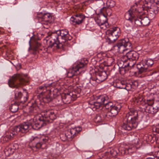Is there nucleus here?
Segmentation results:
<instances>
[{
	"label": "nucleus",
	"mask_w": 159,
	"mask_h": 159,
	"mask_svg": "<svg viewBox=\"0 0 159 159\" xmlns=\"http://www.w3.org/2000/svg\"><path fill=\"white\" fill-rule=\"evenodd\" d=\"M58 33L61 38V43H63L64 45L68 44V41L72 39V37L69 33V31L66 29H63L57 30Z\"/></svg>",
	"instance_id": "f8f14e48"
},
{
	"label": "nucleus",
	"mask_w": 159,
	"mask_h": 159,
	"mask_svg": "<svg viewBox=\"0 0 159 159\" xmlns=\"http://www.w3.org/2000/svg\"><path fill=\"white\" fill-rule=\"evenodd\" d=\"M137 68L138 70V73L141 74L143 73L149 71L147 68H145V66L143 64V62L142 60L141 62H139L136 65Z\"/></svg>",
	"instance_id": "5701e85b"
},
{
	"label": "nucleus",
	"mask_w": 159,
	"mask_h": 159,
	"mask_svg": "<svg viewBox=\"0 0 159 159\" xmlns=\"http://www.w3.org/2000/svg\"><path fill=\"white\" fill-rule=\"evenodd\" d=\"M74 90L77 95L80 93L82 94H87L89 92V87L86 83H83L82 86H76Z\"/></svg>",
	"instance_id": "dca6fc26"
},
{
	"label": "nucleus",
	"mask_w": 159,
	"mask_h": 159,
	"mask_svg": "<svg viewBox=\"0 0 159 159\" xmlns=\"http://www.w3.org/2000/svg\"><path fill=\"white\" fill-rule=\"evenodd\" d=\"M112 30L109 29L107 30L106 32L107 37V42L108 44H111L114 43L118 39L115 35L112 32Z\"/></svg>",
	"instance_id": "f3484780"
},
{
	"label": "nucleus",
	"mask_w": 159,
	"mask_h": 159,
	"mask_svg": "<svg viewBox=\"0 0 159 159\" xmlns=\"http://www.w3.org/2000/svg\"><path fill=\"white\" fill-rule=\"evenodd\" d=\"M98 80H99L97 79V77H96V76L95 78H91L89 82L93 86H96L98 85V84L101 83L100 82H99Z\"/></svg>",
	"instance_id": "4c0bfd02"
},
{
	"label": "nucleus",
	"mask_w": 159,
	"mask_h": 159,
	"mask_svg": "<svg viewBox=\"0 0 159 159\" xmlns=\"http://www.w3.org/2000/svg\"><path fill=\"white\" fill-rule=\"evenodd\" d=\"M47 90L48 91L50 92V94L53 95V98H55L57 96V93L59 92V90L58 89L53 87H52L51 88L47 87Z\"/></svg>",
	"instance_id": "c756f323"
},
{
	"label": "nucleus",
	"mask_w": 159,
	"mask_h": 159,
	"mask_svg": "<svg viewBox=\"0 0 159 159\" xmlns=\"http://www.w3.org/2000/svg\"><path fill=\"white\" fill-rule=\"evenodd\" d=\"M109 30H112V32L115 35L116 37L118 39L120 35L121 32L120 28L118 27H115L111 28Z\"/></svg>",
	"instance_id": "7c9ffc66"
},
{
	"label": "nucleus",
	"mask_w": 159,
	"mask_h": 159,
	"mask_svg": "<svg viewBox=\"0 0 159 159\" xmlns=\"http://www.w3.org/2000/svg\"><path fill=\"white\" fill-rule=\"evenodd\" d=\"M143 64L145 66V68H147L148 70V68L151 67L154 64V61L153 60L151 59H144L143 60Z\"/></svg>",
	"instance_id": "cd10ccee"
},
{
	"label": "nucleus",
	"mask_w": 159,
	"mask_h": 159,
	"mask_svg": "<svg viewBox=\"0 0 159 159\" xmlns=\"http://www.w3.org/2000/svg\"><path fill=\"white\" fill-rule=\"evenodd\" d=\"M150 11L153 12L155 14L158 13L159 11V1L158 2H157L156 3H152Z\"/></svg>",
	"instance_id": "393cba45"
},
{
	"label": "nucleus",
	"mask_w": 159,
	"mask_h": 159,
	"mask_svg": "<svg viewBox=\"0 0 159 159\" xmlns=\"http://www.w3.org/2000/svg\"><path fill=\"white\" fill-rule=\"evenodd\" d=\"M56 113L55 110H48L44 111L39 116L30 119L28 122H25L14 127L6 133L4 137V140L8 141L12 139L18 134H25L31 129L38 130L45 126L48 123L51 122L55 120L57 118Z\"/></svg>",
	"instance_id": "f257e3e1"
},
{
	"label": "nucleus",
	"mask_w": 159,
	"mask_h": 159,
	"mask_svg": "<svg viewBox=\"0 0 159 159\" xmlns=\"http://www.w3.org/2000/svg\"><path fill=\"white\" fill-rule=\"evenodd\" d=\"M108 98L107 97L103 95H100L97 97L96 101L93 103H90V107L93 111H98V110H101L102 108V106L106 102H107Z\"/></svg>",
	"instance_id": "0eeeda50"
},
{
	"label": "nucleus",
	"mask_w": 159,
	"mask_h": 159,
	"mask_svg": "<svg viewBox=\"0 0 159 159\" xmlns=\"http://www.w3.org/2000/svg\"><path fill=\"white\" fill-rule=\"evenodd\" d=\"M151 102H152L151 104H149V105H147L145 106V110L147 112L151 114H154L156 113L157 112L158 110L155 107H154L152 106L153 102L152 101Z\"/></svg>",
	"instance_id": "4be33fe9"
},
{
	"label": "nucleus",
	"mask_w": 159,
	"mask_h": 159,
	"mask_svg": "<svg viewBox=\"0 0 159 159\" xmlns=\"http://www.w3.org/2000/svg\"><path fill=\"white\" fill-rule=\"evenodd\" d=\"M30 41H31V39H30V40L29 41V44H30V46L29 48V50H30V49H31V48Z\"/></svg>",
	"instance_id": "bf43d9fd"
},
{
	"label": "nucleus",
	"mask_w": 159,
	"mask_h": 159,
	"mask_svg": "<svg viewBox=\"0 0 159 159\" xmlns=\"http://www.w3.org/2000/svg\"><path fill=\"white\" fill-rule=\"evenodd\" d=\"M78 97L77 95L74 90L66 94H62L61 95L62 101L64 104H68L72 101L75 100Z\"/></svg>",
	"instance_id": "9b49d317"
},
{
	"label": "nucleus",
	"mask_w": 159,
	"mask_h": 159,
	"mask_svg": "<svg viewBox=\"0 0 159 159\" xmlns=\"http://www.w3.org/2000/svg\"><path fill=\"white\" fill-rule=\"evenodd\" d=\"M19 102H16L14 104H12L10 107V111L12 112H16L19 108Z\"/></svg>",
	"instance_id": "72a5a7b5"
},
{
	"label": "nucleus",
	"mask_w": 159,
	"mask_h": 159,
	"mask_svg": "<svg viewBox=\"0 0 159 159\" xmlns=\"http://www.w3.org/2000/svg\"><path fill=\"white\" fill-rule=\"evenodd\" d=\"M41 105V100L39 98H37L29 109L30 113L32 114H37L40 111V106Z\"/></svg>",
	"instance_id": "4468645a"
},
{
	"label": "nucleus",
	"mask_w": 159,
	"mask_h": 159,
	"mask_svg": "<svg viewBox=\"0 0 159 159\" xmlns=\"http://www.w3.org/2000/svg\"><path fill=\"white\" fill-rule=\"evenodd\" d=\"M85 18V16H84L82 14H79L76 15L75 17H72L71 20L73 22L72 24L73 25H79L84 21Z\"/></svg>",
	"instance_id": "6ab92c4d"
},
{
	"label": "nucleus",
	"mask_w": 159,
	"mask_h": 159,
	"mask_svg": "<svg viewBox=\"0 0 159 159\" xmlns=\"http://www.w3.org/2000/svg\"><path fill=\"white\" fill-rule=\"evenodd\" d=\"M12 147V149L14 151L15 150L18 149L19 148V145L17 143H15L13 144L12 145H10Z\"/></svg>",
	"instance_id": "09e8293b"
},
{
	"label": "nucleus",
	"mask_w": 159,
	"mask_h": 159,
	"mask_svg": "<svg viewBox=\"0 0 159 159\" xmlns=\"http://www.w3.org/2000/svg\"><path fill=\"white\" fill-rule=\"evenodd\" d=\"M14 151L12 149L11 146H8L4 150V152L6 156L8 157L11 155L12 154Z\"/></svg>",
	"instance_id": "c85d7f7f"
},
{
	"label": "nucleus",
	"mask_w": 159,
	"mask_h": 159,
	"mask_svg": "<svg viewBox=\"0 0 159 159\" xmlns=\"http://www.w3.org/2000/svg\"><path fill=\"white\" fill-rule=\"evenodd\" d=\"M123 63L124 62L123 61V60L120 61L119 62H118V65L119 66V68L124 67H123Z\"/></svg>",
	"instance_id": "8fccbe9b"
},
{
	"label": "nucleus",
	"mask_w": 159,
	"mask_h": 159,
	"mask_svg": "<svg viewBox=\"0 0 159 159\" xmlns=\"http://www.w3.org/2000/svg\"><path fill=\"white\" fill-rule=\"evenodd\" d=\"M118 151L119 152H120L121 153H122V152L121 150H120V148H119L118 149Z\"/></svg>",
	"instance_id": "0e129e2a"
},
{
	"label": "nucleus",
	"mask_w": 159,
	"mask_h": 159,
	"mask_svg": "<svg viewBox=\"0 0 159 159\" xmlns=\"http://www.w3.org/2000/svg\"><path fill=\"white\" fill-rule=\"evenodd\" d=\"M152 3H151L150 2H146L143 5H141L139 4L138 3H135L134 4L135 5H136L137 7V9H139V8H141L142 10H141L140 12H139V13H142L143 11L144 10H146L148 11V10H150L151 8V5H152L151 4Z\"/></svg>",
	"instance_id": "aec40b11"
},
{
	"label": "nucleus",
	"mask_w": 159,
	"mask_h": 159,
	"mask_svg": "<svg viewBox=\"0 0 159 159\" xmlns=\"http://www.w3.org/2000/svg\"><path fill=\"white\" fill-rule=\"evenodd\" d=\"M135 101L137 103H139L142 102L143 100V98L141 95L135 97Z\"/></svg>",
	"instance_id": "37998d69"
},
{
	"label": "nucleus",
	"mask_w": 159,
	"mask_h": 159,
	"mask_svg": "<svg viewBox=\"0 0 159 159\" xmlns=\"http://www.w3.org/2000/svg\"><path fill=\"white\" fill-rule=\"evenodd\" d=\"M70 133V131H68L65 133H62L61 134L60 136L61 139L62 141H65L68 139V138H69L70 136H67Z\"/></svg>",
	"instance_id": "f704fd0d"
},
{
	"label": "nucleus",
	"mask_w": 159,
	"mask_h": 159,
	"mask_svg": "<svg viewBox=\"0 0 159 159\" xmlns=\"http://www.w3.org/2000/svg\"><path fill=\"white\" fill-rule=\"evenodd\" d=\"M155 131L156 133L159 134V124L156 126L155 128Z\"/></svg>",
	"instance_id": "864d4df0"
},
{
	"label": "nucleus",
	"mask_w": 159,
	"mask_h": 159,
	"mask_svg": "<svg viewBox=\"0 0 159 159\" xmlns=\"http://www.w3.org/2000/svg\"><path fill=\"white\" fill-rule=\"evenodd\" d=\"M158 26H159V24H158Z\"/></svg>",
	"instance_id": "774afa93"
},
{
	"label": "nucleus",
	"mask_w": 159,
	"mask_h": 159,
	"mask_svg": "<svg viewBox=\"0 0 159 159\" xmlns=\"http://www.w3.org/2000/svg\"><path fill=\"white\" fill-rule=\"evenodd\" d=\"M38 45V46H39L40 45V43H39Z\"/></svg>",
	"instance_id": "338daca9"
},
{
	"label": "nucleus",
	"mask_w": 159,
	"mask_h": 159,
	"mask_svg": "<svg viewBox=\"0 0 159 159\" xmlns=\"http://www.w3.org/2000/svg\"><path fill=\"white\" fill-rule=\"evenodd\" d=\"M105 9V7H103L102 8L101 10H100V11L101 12H102V10L103 9Z\"/></svg>",
	"instance_id": "680f3d73"
},
{
	"label": "nucleus",
	"mask_w": 159,
	"mask_h": 159,
	"mask_svg": "<svg viewBox=\"0 0 159 159\" xmlns=\"http://www.w3.org/2000/svg\"><path fill=\"white\" fill-rule=\"evenodd\" d=\"M101 115L106 120H107L112 118L113 117L115 116L114 115L112 114L111 111H104V112H101Z\"/></svg>",
	"instance_id": "bb28decb"
},
{
	"label": "nucleus",
	"mask_w": 159,
	"mask_h": 159,
	"mask_svg": "<svg viewBox=\"0 0 159 159\" xmlns=\"http://www.w3.org/2000/svg\"><path fill=\"white\" fill-rule=\"evenodd\" d=\"M102 120L101 117L100 115H96L95 118V122H100Z\"/></svg>",
	"instance_id": "de8ad7c7"
},
{
	"label": "nucleus",
	"mask_w": 159,
	"mask_h": 159,
	"mask_svg": "<svg viewBox=\"0 0 159 159\" xmlns=\"http://www.w3.org/2000/svg\"><path fill=\"white\" fill-rule=\"evenodd\" d=\"M102 106V110L101 111H110V109L113 107V103L111 102H109L108 99L107 102H106Z\"/></svg>",
	"instance_id": "a878e982"
},
{
	"label": "nucleus",
	"mask_w": 159,
	"mask_h": 159,
	"mask_svg": "<svg viewBox=\"0 0 159 159\" xmlns=\"http://www.w3.org/2000/svg\"><path fill=\"white\" fill-rule=\"evenodd\" d=\"M139 19L141 20V25L144 26H146L148 25L150 23L149 20L147 17H144L143 18V17L140 16L139 17Z\"/></svg>",
	"instance_id": "473e14b6"
},
{
	"label": "nucleus",
	"mask_w": 159,
	"mask_h": 159,
	"mask_svg": "<svg viewBox=\"0 0 159 159\" xmlns=\"http://www.w3.org/2000/svg\"><path fill=\"white\" fill-rule=\"evenodd\" d=\"M107 20L106 17L104 16H99L96 20L95 21L97 24L99 25L102 24Z\"/></svg>",
	"instance_id": "2f4dec72"
},
{
	"label": "nucleus",
	"mask_w": 159,
	"mask_h": 159,
	"mask_svg": "<svg viewBox=\"0 0 159 159\" xmlns=\"http://www.w3.org/2000/svg\"><path fill=\"white\" fill-rule=\"evenodd\" d=\"M137 6L135 4L132 6L130 9L126 12L125 15V18L127 20H129L131 22L136 13H139L142 10L141 8L137 9Z\"/></svg>",
	"instance_id": "9d476101"
},
{
	"label": "nucleus",
	"mask_w": 159,
	"mask_h": 159,
	"mask_svg": "<svg viewBox=\"0 0 159 159\" xmlns=\"http://www.w3.org/2000/svg\"><path fill=\"white\" fill-rule=\"evenodd\" d=\"M48 141V138H39L37 137L34 138L31 141L33 144L32 147L33 148L39 149L40 148H44L46 147L45 143Z\"/></svg>",
	"instance_id": "6e6552de"
},
{
	"label": "nucleus",
	"mask_w": 159,
	"mask_h": 159,
	"mask_svg": "<svg viewBox=\"0 0 159 159\" xmlns=\"http://www.w3.org/2000/svg\"><path fill=\"white\" fill-rule=\"evenodd\" d=\"M36 52H37L36 51H34V52L32 53V54H33L34 55V54H36Z\"/></svg>",
	"instance_id": "052dcab7"
},
{
	"label": "nucleus",
	"mask_w": 159,
	"mask_h": 159,
	"mask_svg": "<svg viewBox=\"0 0 159 159\" xmlns=\"http://www.w3.org/2000/svg\"><path fill=\"white\" fill-rule=\"evenodd\" d=\"M125 56L129 61H136L138 60L139 54L136 52L131 50L127 52Z\"/></svg>",
	"instance_id": "a211bd4d"
},
{
	"label": "nucleus",
	"mask_w": 159,
	"mask_h": 159,
	"mask_svg": "<svg viewBox=\"0 0 159 159\" xmlns=\"http://www.w3.org/2000/svg\"><path fill=\"white\" fill-rule=\"evenodd\" d=\"M82 130V128L81 127H79L77 128H71L70 129V131L71 133H72L73 135H75L78 133L79 132H80Z\"/></svg>",
	"instance_id": "c9c22d12"
},
{
	"label": "nucleus",
	"mask_w": 159,
	"mask_h": 159,
	"mask_svg": "<svg viewBox=\"0 0 159 159\" xmlns=\"http://www.w3.org/2000/svg\"><path fill=\"white\" fill-rule=\"evenodd\" d=\"M156 107H155L158 110H159V101H157L155 103Z\"/></svg>",
	"instance_id": "6e6d98bb"
},
{
	"label": "nucleus",
	"mask_w": 159,
	"mask_h": 159,
	"mask_svg": "<svg viewBox=\"0 0 159 159\" xmlns=\"http://www.w3.org/2000/svg\"><path fill=\"white\" fill-rule=\"evenodd\" d=\"M67 136H70L69 138H68V139H72L73 138H74L75 136H76L75 135H73V134L72 133H70L68 135H67Z\"/></svg>",
	"instance_id": "5fc2aeb1"
},
{
	"label": "nucleus",
	"mask_w": 159,
	"mask_h": 159,
	"mask_svg": "<svg viewBox=\"0 0 159 159\" xmlns=\"http://www.w3.org/2000/svg\"><path fill=\"white\" fill-rule=\"evenodd\" d=\"M39 89L41 90H43V91L39 94L43 102L48 103L53 100V98L50 94V92L48 91L47 90L46 86H40Z\"/></svg>",
	"instance_id": "1a4fd4ad"
},
{
	"label": "nucleus",
	"mask_w": 159,
	"mask_h": 159,
	"mask_svg": "<svg viewBox=\"0 0 159 159\" xmlns=\"http://www.w3.org/2000/svg\"><path fill=\"white\" fill-rule=\"evenodd\" d=\"M125 149V151H127L129 153H131L135 151L136 148L134 146L130 145L129 146H126Z\"/></svg>",
	"instance_id": "58836bf2"
},
{
	"label": "nucleus",
	"mask_w": 159,
	"mask_h": 159,
	"mask_svg": "<svg viewBox=\"0 0 159 159\" xmlns=\"http://www.w3.org/2000/svg\"><path fill=\"white\" fill-rule=\"evenodd\" d=\"M128 61H129L128 59L126 60H125L124 61H123L124 62V63L123 64V67H124L129 68V62Z\"/></svg>",
	"instance_id": "49530a36"
},
{
	"label": "nucleus",
	"mask_w": 159,
	"mask_h": 159,
	"mask_svg": "<svg viewBox=\"0 0 159 159\" xmlns=\"http://www.w3.org/2000/svg\"><path fill=\"white\" fill-rule=\"evenodd\" d=\"M117 148L112 149L109 151V152H106L99 155L98 157L99 159H111L112 158H114L117 156L118 154Z\"/></svg>",
	"instance_id": "ddd939ff"
},
{
	"label": "nucleus",
	"mask_w": 159,
	"mask_h": 159,
	"mask_svg": "<svg viewBox=\"0 0 159 159\" xmlns=\"http://www.w3.org/2000/svg\"><path fill=\"white\" fill-rule=\"evenodd\" d=\"M99 26L100 27V28L101 29H102L104 30L106 29L109 26L107 20H106L105 22H104V23H102V24H101L100 25H99Z\"/></svg>",
	"instance_id": "c03bdc74"
},
{
	"label": "nucleus",
	"mask_w": 159,
	"mask_h": 159,
	"mask_svg": "<svg viewBox=\"0 0 159 159\" xmlns=\"http://www.w3.org/2000/svg\"><path fill=\"white\" fill-rule=\"evenodd\" d=\"M151 101H152L153 102V100H148V103L147 104H146V106H147V105H149V104H151L152 102H151Z\"/></svg>",
	"instance_id": "4d7b16f0"
},
{
	"label": "nucleus",
	"mask_w": 159,
	"mask_h": 159,
	"mask_svg": "<svg viewBox=\"0 0 159 159\" xmlns=\"http://www.w3.org/2000/svg\"><path fill=\"white\" fill-rule=\"evenodd\" d=\"M153 158H155L156 159H159V151L158 152L157 155L156 156V157Z\"/></svg>",
	"instance_id": "13d9d810"
},
{
	"label": "nucleus",
	"mask_w": 159,
	"mask_h": 159,
	"mask_svg": "<svg viewBox=\"0 0 159 159\" xmlns=\"http://www.w3.org/2000/svg\"><path fill=\"white\" fill-rule=\"evenodd\" d=\"M52 18L51 15L48 13H44L43 21L46 22H50V20Z\"/></svg>",
	"instance_id": "ea45409f"
},
{
	"label": "nucleus",
	"mask_w": 159,
	"mask_h": 159,
	"mask_svg": "<svg viewBox=\"0 0 159 159\" xmlns=\"http://www.w3.org/2000/svg\"><path fill=\"white\" fill-rule=\"evenodd\" d=\"M131 23H134L136 25H141V20L139 18H136L135 16L134 18L132 21Z\"/></svg>",
	"instance_id": "a19ab883"
},
{
	"label": "nucleus",
	"mask_w": 159,
	"mask_h": 159,
	"mask_svg": "<svg viewBox=\"0 0 159 159\" xmlns=\"http://www.w3.org/2000/svg\"><path fill=\"white\" fill-rule=\"evenodd\" d=\"M60 37L59 34L58 33L57 31L56 32H52L49 33L48 36L45 38V39L48 41L47 39L50 37V40L49 44L48 46V48L50 49L53 48V49H59L63 48L64 44L61 43V40H59V37Z\"/></svg>",
	"instance_id": "20e7f679"
},
{
	"label": "nucleus",
	"mask_w": 159,
	"mask_h": 159,
	"mask_svg": "<svg viewBox=\"0 0 159 159\" xmlns=\"http://www.w3.org/2000/svg\"><path fill=\"white\" fill-rule=\"evenodd\" d=\"M129 68L123 67L119 68V71L121 75H124L129 70Z\"/></svg>",
	"instance_id": "79ce46f5"
},
{
	"label": "nucleus",
	"mask_w": 159,
	"mask_h": 159,
	"mask_svg": "<svg viewBox=\"0 0 159 159\" xmlns=\"http://www.w3.org/2000/svg\"><path fill=\"white\" fill-rule=\"evenodd\" d=\"M121 108L120 104L115 105L110 109V111L113 115H117Z\"/></svg>",
	"instance_id": "b1692460"
},
{
	"label": "nucleus",
	"mask_w": 159,
	"mask_h": 159,
	"mask_svg": "<svg viewBox=\"0 0 159 159\" xmlns=\"http://www.w3.org/2000/svg\"><path fill=\"white\" fill-rule=\"evenodd\" d=\"M132 48V45L128 38L119 40L116 44L114 45L111 49L117 52L121 53Z\"/></svg>",
	"instance_id": "39448f33"
},
{
	"label": "nucleus",
	"mask_w": 159,
	"mask_h": 159,
	"mask_svg": "<svg viewBox=\"0 0 159 159\" xmlns=\"http://www.w3.org/2000/svg\"><path fill=\"white\" fill-rule=\"evenodd\" d=\"M88 63V60L84 59L75 63L72 67L69 70L67 73V77L70 78H72L73 82L77 83L79 80V77L77 75L83 71V69L87 67Z\"/></svg>",
	"instance_id": "7ed1b4c3"
},
{
	"label": "nucleus",
	"mask_w": 159,
	"mask_h": 159,
	"mask_svg": "<svg viewBox=\"0 0 159 159\" xmlns=\"http://www.w3.org/2000/svg\"><path fill=\"white\" fill-rule=\"evenodd\" d=\"M156 142L157 143H159V137L157 139Z\"/></svg>",
	"instance_id": "e2e57ef3"
},
{
	"label": "nucleus",
	"mask_w": 159,
	"mask_h": 159,
	"mask_svg": "<svg viewBox=\"0 0 159 159\" xmlns=\"http://www.w3.org/2000/svg\"><path fill=\"white\" fill-rule=\"evenodd\" d=\"M132 84L135 87H137L139 85V83L137 81L134 80L132 82Z\"/></svg>",
	"instance_id": "603ef678"
},
{
	"label": "nucleus",
	"mask_w": 159,
	"mask_h": 159,
	"mask_svg": "<svg viewBox=\"0 0 159 159\" xmlns=\"http://www.w3.org/2000/svg\"><path fill=\"white\" fill-rule=\"evenodd\" d=\"M28 81L24 79L22 76L19 74L14 75L11 79L8 80L9 86L11 88H18L21 85L27 84Z\"/></svg>",
	"instance_id": "423d86ee"
},
{
	"label": "nucleus",
	"mask_w": 159,
	"mask_h": 159,
	"mask_svg": "<svg viewBox=\"0 0 159 159\" xmlns=\"http://www.w3.org/2000/svg\"><path fill=\"white\" fill-rule=\"evenodd\" d=\"M95 76L97 77L99 82L101 83L106 80L107 78V75L105 71L95 72Z\"/></svg>",
	"instance_id": "412c9836"
},
{
	"label": "nucleus",
	"mask_w": 159,
	"mask_h": 159,
	"mask_svg": "<svg viewBox=\"0 0 159 159\" xmlns=\"http://www.w3.org/2000/svg\"><path fill=\"white\" fill-rule=\"evenodd\" d=\"M138 113L136 110H132L127 113L121 127L123 129L130 130L136 128L138 124Z\"/></svg>",
	"instance_id": "f03ea898"
},
{
	"label": "nucleus",
	"mask_w": 159,
	"mask_h": 159,
	"mask_svg": "<svg viewBox=\"0 0 159 159\" xmlns=\"http://www.w3.org/2000/svg\"><path fill=\"white\" fill-rule=\"evenodd\" d=\"M28 95L27 92L26 91H24L23 94L20 92H17L16 91L15 93V98L18 100H20L18 102L22 104L24 103L28 100Z\"/></svg>",
	"instance_id": "2eb2a0df"
},
{
	"label": "nucleus",
	"mask_w": 159,
	"mask_h": 159,
	"mask_svg": "<svg viewBox=\"0 0 159 159\" xmlns=\"http://www.w3.org/2000/svg\"><path fill=\"white\" fill-rule=\"evenodd\" d=\"M44 13L42 12L39 13L37 14V17L39 20H41V21H43V16Z\"/></svg>",
	"instance_id": "a18cd8bd"
},
{
	"label": "nucleus",
	"mask_w": 159,
	"mask_h": 159,
	"mask_svg": "<svg viewBox=\"0 0 159 159\" xmlns=\"http://www.w3.org/2000/svg\"><path fill=\"white\" fill-rule=\"evenodd\" d=\"M6 48V46L4 45V47H2V48H2V49H4V48Z\"/></svg>",
	"instance_id": "69168bd1"
},
{
	"label": "nucleus",
	"mask_w": 159,
	"mask_h": 159,
	"mask_svg": "<svg viewBox=\"0 0 159 159\" xmlns=\"http://www.w3.org/2000/svg\"><path fill=\"white\" fill-rule=\"evenodd\" d=\"M107 62V63L108 64L107 65L108 66H110L111 65L112 63L114 62V61L112 59L110 58L108 60Z\"/></svg>",
	"instance_id": "3c124183"
},
{
	"label": "nucleus",
	"mask_w": 159,
	"mask_h": 159,
	"mask_svg": "<svg viewBox=\"0 0 159 159\" xmlns=\"http://www.w3.org/2000/svg\"><path fill=\"white\" fill-rule=\"evenodd\" d=\"M126 86V82L124 81H119L116 84L117 88L121 89H125Z\"/></svg>",
	"instance_id": "e433bc0d"
}]
</instances>
